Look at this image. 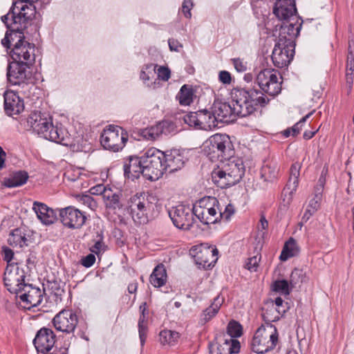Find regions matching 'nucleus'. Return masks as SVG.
Returning a JSON list of instances; mask_svg holds the SVG:
<instances>
[{
    "label": "nucleus",
    "instance_id": "1",
    "mask_svg": "<svg viewBox=\"0 0 354 354\" xmlns=\"http://www.w3.org/2000/svg\"><path fill=\"white\" fill-rule=\"evenodd\" d=\"M261 90L254 88H234L232 91L233 109L236 117L252 115L259 107L266 106L270 99L265 93L274 97L281 91V82H279L277 71L266 68L261 71L256 78Z\"/></svg>",
    "mask_w": 354,
    "mask_h": 354
},
{
    "label": "nucleus",
    "instance_id": "2",
    "mask_svg": "<svg viewBox=\"0 0 354 354\" xmlns=\"http://www.w3.org/2000/svg\"><path fill=\"white\" fill-rule=\"evenodd\" d=\"M28 126L41 137L62 145L67 146L69 137L62 127L54 126L50 117L41 112L32 113L27 119Z\"/></svg>",
    "mask_w": 354,
    "mask_h": 354
},
{
    "label": "nucleus",
    "instance_id": "3",
    "mask_svg": "<svg viewBox=\"0 0 354 354\" xmlns=\"http://www.w3.org/2000/svg\"><path fill=\"white\" fill-rule=\"evenodd\" d=\"M32 65L12 62L7 66V80L9 84L19 87V92L30 97L32 91L36 88L30 68Z\"/></svg>",
    "mask_w": 354,
    "mask_h": 354
},
{
    "label": "nucleus",
    "instance_id": "4",
    "mask_svg": "<svg viewBox=\"0 0 354 354\" xmlns=\"http://www.w3.org/2000/svg\"><path fill=\"white\" fill-rule=\"evenodd\" d=\"M279 343V333L273 324L261 325L255 332L251 342L252 350L263 354L273 350Z\"/></svg>",
    "mask_w": 354,
    "mask_h": 354
},
{
    "label": "nucleus",
    "instance_id": "5",
    "mask_svg": "<svg viewBox=\"0 0 354 354\" xmlns=\"http://www.w3.org/2000/svg\"><path fill=\"white\" fill-rule=\"evenodd\" d=\"M157 201L152 194L145 193L136 194L131 196L128 202L129 213L134 222L138 224H145L149 221V214L152 203Z\"/></svg>",
    "mask_w": 354,
    "mask_h": 354
},
{
    "label": "nucleus",
    "instance_id": "6",
    "mask_svg": "<svg viewBox=\"0 0 354 354\" xmlns=\"http://www.w3.org/2000/svg\"><path fill=\"white\" fill-rule=\"evenodd\" d=\"M35 46L25 39L24 33L21 31L18 35V39L9 51L12 62L21 64L33 65L35 61Z\"/></svg>",
    "mask_w": 354,
    "mask_h": 354
},
{
    "label": "nucleus",
    "instance_id": "7",
    "mask_svg": "<svg viewBox=\"0 0 354 354\" xmlns=\"http://www.w3.org/2000/svg\"><path fill=\"white\" fill-rule=\"evenodd\" d=\"M127 140V132L122 127L114 125H109L100 137L103 147L115 153L122 149Z\"/></svg>",
    "mask_w": 354,
    "mask_h": 354
},
{
    "label": "nucleus",
    "instance_id": "8",
    "mask_svg": "<svg viewBox=\"0 0 354 354\" xmlns=\"http://www.w3.org/2000/svg\"><path fill=\"white\" fill-rule=\"evenodd\" d=\"M25 272L17 265H8L3 274V282L7 290L18 296L28 283H25Z\"/></svg>",
    "mask_w": 354,
    "mask_h": 354
},
{
    "label": "nucleus",
    "instance_id": "9",
    "mask_svg": "<svg viewBox=\"0 0 354 354\" xmlns=\"http://www.w3.org/2000/svg\"><path fill=\"white\" fill-rule=\"evenodd\" d=\"M201 151L203 155L215 153L230 154L233 151V145L228 136L216 133L203 142Z\"/></svg>",
    "mask_w": 354,
    "mask_h": 354
},
{
    "label": "nucleus",
    "instance_id": "10",
    "mask_svg": "<svg viewBox=\"0 0 354 354\" xmlns=\"http://www.w3.org/2000/svg\"><path fill=\"white\" fill-rule=\"evenodd\" d=\"M169 216L174 225L180 230H189L194 222L192 208L184 205L171 207Z\"/></svg>",
    "mask_w": 354,
    "mask_h": 354
},
{
    "label": "nucleus",
    "instance_id": "11",
    "mask_svg": "<svg viewBox=\"0 0 354 354\" xmlns=\"http://www.w3.org/2000/svg\"><path fill=\"white\" fill-rule=\"evenodd\" d=\"M25 7L21 6L18 16L13 17V21L8 26L11 31L21 33L28 27V24L31 21L36 14V8L33 5V1L28 0Z\"/></svg>",
    "mask_w": 354,
    "mask_h": 354
},
{
    "label": "nucleus",
    "instance_id": "12",
    "mask_svg": "<svg viewBox=\"0 0 354 354\" xmlns=\"http://www.w3.org/2000/svg\"><path fill=\"white\" fill-rule=\"evenodd\" d=\"M295 46V45L277 41L271 56L273 64L279 68L288 66L293 59Z\"/></svg>",
    "mask_w": 354,
    "mask_h": 354
},
{
    "label": "nucleus",
    "instance_id": "13",
    "mask_svg": "<svg viewBox=\"0 0 354 354\" xmlns=\"http://www.w3.org/2000/svg\"><path fill=\"white\" fill-rule=\"evenodd\" d=\"M62 223L70 229H80L86 222V216L84 212L72 206L59 209Z\"/></svg>",
    "mask_w": 354,
    "mask_h": 354
},
{
    "label": "nucleus",
    "instance_id": "14",
    "mask_svg": "<svg viewBox=\"0 0 354 354\" xmlns=\"http://www.w3.org/2000/svg\"><path fill=\"white\" fill-rule=\"evenodd\" d=\"M78 323V318L73 310H63L57 314L53 319V324L57 330L70 334L74 333Z\"/></svg>",
    "mask_w": 354,
    "mask_h": 354
},
{
    "label": "nucleus",
    "instance_id": "15",
    "mask_svg": "<svg viewBox=\"0 0 354 354\" xmlns=\"http://www.w3.org/2000/svg\"><path fill=\"white\" fill-rule=\"evenodd\" d=\"M205 200L198 201L192 207L194 216L205 225L214 224L220 221L219 219V203L216 206L204 207Z\"/></svg>",
    "mask_w": 354,
    "mask_h": 354
},
{
    "label": "nucleus",
    "instance_id": "16",
    "mask_svg": "<svg viewBox=\"0 0 354 354\" xmlns=\"http://www.w3.org/2000/svg\"><path fill=\"white\" fill-rule=\"evenodd\" d=\"M195 254L196 263L205 269H208L214 266L218 260V251L216 247L201 244L196 248Z\"/></svg>",
    "mask_w": 354,
    "mask_h": 354
},
{
    "label": "nucleus",
    "instance_id": "17",
    "mask_svg": "<svg viewBox=\"0 0 354 354\" xmlns=\"http://www.w3.org/2000/svg\"><path fill=\"white\" fill-rule=\"evenodd\" d=\"M279 26L278 40L280 42L295 45V39L299 35L301 22L292 20L281 21Z\"/></svg>",
    "mask_w": 354,
    "mask_h": 354
},
{
    "label": "nucleus",
    "instance_id": "18",
    "mask_svg": "<svg viewBox=\"0 0 354 354\" xmlns=\"http://www.w3.org/2000/svg\"><path fill=\"white\" fill-rule=\"evenodd\" d=\"M17 297L20 298L21 306L28 310L39 306L43 299L41 290L29 283L25 286Z\"/></svg>",
    "mask_w": 354,
    "mask_h": 354
},
{
    "label": "nucleus",
    "instance_id": "19",
    "mask_svg": "<svg viewBox=\"0 0 354 354\" xmlns=\"http://www.w3.org/2000/svg\"><path fill=\"white\" fill-rule=\"evenodd\" d=\"M56 342L54 332L48 328H41L36 334L33 344L39 353H45L50 351Z\"/></svg>",
    "mask_w": 354,
    "mask_h": 354
},
{
    "label": "nucleus",
    "instance_id": "20",
    "mask_svg": "<svg viewBox=\"0 0 354 354\" xmlns=\"http://www.w3.org/2000/svg\"><path fill=\"white\" fill-rule=\"evenodd\" d=\"M297 9L293 0H277L273 8V13L281 21L292 20L298 22Z\"/></svg>",
    "mask_w": 354,
    "mask_h": 354
},
{
    "label": "nucleus",
    "instance_id": "21",
    "mask_svg": "<svg viewBox=\"0 0 354 354\" xmlns=\"http://www.w3.org/2000/svg\"><path fill=\"white\" fill-rule=\"evenodd\" d=\"M149 158L153 159L145 164L142 176L147 180L156 181L162 176L166 171V167L163 164L161 156H149Z\"/></svg>",
    "mask_w": 354,
    "mask_h": 354
},
{
    "label": "nucleus",
    "instance_id": "22",
    "mask_svg": "<svg viewBox=\"0 0 354 354\" xmlns=\"http://www.w3.org/2000/svg\"><path fill=\"white\" fill-rule=\"evenodd\" d=\"M228 177H231L229 184L235 185L239 183L245 174V166L243 160L239 156H230L225 165Z\"/></svg>",
    "mask_w": 354,
    "mask_h": 354
},
{
    "label": "nucleus",
    "instance_id": "23",
    "mask_svg": "<svg viewBox=\"0 0 354 354\" xmlns=\"http://www.w3.org/2000/svg\"><path fill=\"white\" fill-rule=\"evenodd\" d=\"M4 110L9 116L19 115L24 109V100L12 91L4 93Z\"/></svg>",
    "mask_w": 354,
    "mask_h": 354
},
{
    "label": "nucleus",
    "instance_id": "24",
    "mask_svg": "<svg viewBox=\"0 0 354 354\" xmlns=\"http://www.w3.org/2000/svg\"><path fill=\"white\" fill-rule=\"evenodd\" d=\"M149 158V156H129V162L124 165V176L130 178L131 174L133 178H138L140 174H142Z\"/></svg>",
    "mask_w": 354,
    "mask_h": 354
},
{
    "label": "nucleus",
    "instance_id": "25",
    "mask_svg": "<svg viewBox=\"0 0 354 354\" xmlns=\"http://www.w3.org/2000/svg\"><path fill=\"white\" fill-rule=\"evenodd\" d=\"M212 109L216 116L218 122H230L236 119L235 112L233 109V103L214 102Z\"/></svg>",
    "mask_w": 354,
    "mask_h": 354
},
{
    "label": "nucleus",
    "instance_id": "26",
    "mask_svg": "<svg viewBox=\"0 0 354 354\" xmlns=\"http://www.w3.org/2000/svg\"><path fill=\"white\" fill-rule=\"evenodd\" d=\"M29 178L28 173L25 170L12 171L8 177L4 178L1 185L8 188L21 187L25 185Z\"/></svg>",
    "mask_w": 354,
    "mask_h": 354
},
{
    "label": "nucleus",
    "instance_id": "27",
    "mask_svg": "<svg viewBox=\"0 0 354 354\" xmlns=\"http://www.w3.org/2000/svg\"><path fill=\"white\" fill-rule=\"evenodd\" d=\"M32 209L36 213L37 218L45 225L52 224L56 219L53 209L49 208L44 203L34 202Z\"/></svg>",
    "mask_w": 354,
    "mask_h": 354
},
{
    "label": "nucleus",
    "instance_id": "28",
    "mask_svg": "<svg viewBox=\"0 0 354 354\" xmlns=\"http://www.w3.org/2000/svg\"><path fill=\"white\" fill-rule=\"evenodd\" d=\"M216 117L212 109L211 111L207 109L200 110L199 129L211 131L218 127V122Z\"/></svg>",
    "mask_w": 354,
    "mask_h": 354
},
{
    "label": "nucleus",
    "instance_id": "29",
    "mask_svg": "<svg viewBox=\"0 0 354 354\" xmlns=\"http://www.w3.org/2000/svg\"><path fill=\"white\" fill-rule=\"evenodd\" d=\"M140 311L141 315L140 316L138 320V333H139V338L140 340V345L142 347L144 346L145 343L146 342L147 335V315H148V310L147 305L146 302H143L140 306Z\"/></svg>",
    "mask_w": 354,
    "mask_h": 354
},
{
    "label": "nucleus",
    "instance_id": "30",
    "mask_svg": "<svg viewBox=\"0 0 354 354\" xmlns=\"http://www.w3.org/2000/svg\"><path fill=\"white\" fill-rule=\"evenodd\" d=\"M167 281V272L163 264L158 265L150 275V283L156 288L162 287Z\"/></svg>",
    "mask_w": 354,
    "mask_h": 354
},
{
    "label": "nucleus",
    "instance_id": "31",
    "mask_svg": "<svg viewBox=\"0 0 354 354\" xmlns=\"http://www.w3.org/2000/svg\"><path fill=\"white\" fill-rule=\"evenodd\" d=\"M8 243L12 247L23 248L28 245V239L21 228L13 230L9 235Z\"/></svg>",
    "mask_w": 354,
    "mask_h": 354
},
{
    "label": "nucleus",
    "instance_id": "32",
    "mask_svg": "<svg viewBox=\"0 0 354 354\" xmlns=\"http://www.w3.org/2000/svg\"><path fill=\"white\" fill-rule=\"evenodd\" d=\"M223 301L224 299L223 297H216L211 305L203 311L201 314L202 320L207 322L212 319L218 313Z\"/></svg>",
    "mask_w": 354,
    "mask_h": 354
},
{
    "label": "nucleus",
    "instance_id": "33",
    "mask_svg": "<svg viewBox=\"0 0 354 354\" xmlns=\"http://www.w3.org/2000/svg\"><path fill=\"white\" fill-rule=\"evenodd\" d=\"M228 174L225 167L223 169H215L212 174V180L221 188L232 186V185L228 184L231 180V177H228Z\"/></svg>",
    "mask_w": 354,
    "mask_h": 354
},
{
    "label": "nucleus",
    "instance_id": "34",
    "mask_svg": "<svg viewBox=\"0 0 354 354\" xmlns=\"http://www.w3.org/2000/svg\"><path fill=\"white\" fill-rule=\"evenodd\" d=\"M91 243L93 244L90 246V250L92 253L98 255L100 252L105 250L106 245L104 242V232L102 230L95 232L93 236Z\"/></svg>",
    "mask_w": 354,
    "mask_h": 354
},
{
    "label": "nucleus",
    "instance_id": "35",
    "mask_svg": "<svg viewBox=\"0 0 354 354\" xmlns=\"http://www.w3.org/2000/svg\"><path fill=\"white\" fill-rule=\"evenodd\" d=\"M105 207L109 209H120L122 206L120 195L114 193L111 189L104 193L103 198Z\"/></svg>",
    "mask_w": 354,
    "mask_h": 354
},
{
    "label": "nucleus",
    "instance_id": "36",
    "mask_svg": "<svg viewBox=\"0 0 354 354\" xmlns=\"http://www.w3.org/2000/svg\"><path fill=\"white\" fill-rule=\"evenodd\" d=\"M194 90L192 86L184 84L177 95L180 105H189L193 102Z\"/></svg>",
    "mask_w": 354,
    "mask_h": 354
},
{
    "label": "nucleus",
    "instance_id": "37",
    "mask_svg": "<svg viewBox=\"0 0 354 354\" xmlns=\"http://www.w3.org/2000/svg\"><path fill=\"white\" fill-rule=\"evenodd\" d=\"M180 157L181 156H161L163 159V164L165 167H166V171L169 170V171L171 173L181 169L184 165V161Z\"/></svg>",
    "mask_w": 354,
    "mask_h": 354
},
{
    "label": "nucleus",
    "instance_id": "38",
    "mask_svg": "<svg viewBox=\"0 0 354 354\" xmlns=\"http://www.w3.org/2000/svg\"><path fill=\"white\" fill-rule=\"evenodd\" d=\"M313 198L309 201L306 210L304 215V218L308 219L310 216L314 214L320 207V203L322 199V194H318L315 192H313Z\"/></svg>",
    "mask_w": 354,
    "mask_h": 354
},
{
    "label": "nucleus",
    "instance_id": "39",
    "mask_svg": "<svg viewBox=\"0 0 354 354\" xmlns=\"http://www.w3.org/2000/svg\"><path fill=\"white\" fill-rule=\"evenodd\" d=\"M297 252V243L292 238H290L284 245L280 255V259L281 261H286L288 259L296 255Z\"/></svg>",
    "mask_w": 354,
    "mask_h": 354
},
{
    "label": "nucleus",
    "instance_id": "40",
    "mask_svg": "<svg viewBox=\"0 0 354 354\" xmlns=\"http://www.w3.org/2000/svg\"><path fill=\"white\" fill-rule=\"evenodd\" d=\"M160 342L163 345H174L179 338V333L169 330H163L160 333Z\"/></svg>",
    "mask_w": 354,
    "mask_h": 354
},
{
    "label": "nucleus",
    "instance_id": "41",
    "mask_svg": "<svg viewBox=\"0 0 354 354\" xmlns=\"http://www.w3.org/2000/svg\"><path fill=\"white\" fill-rule=\"evenodd\" d=\"M50 292V294L54 295L56 297V301L59 299L64 292V288L61 286V282L57 280L48 281L46 288Z\"/></svg>",
    "mask_w": 354,
    "mask_h": 354
},
{
    "label": "nucleus",
    "instance_id": "42",
    "mask_svg": "<svg viewBox=\"0 0 354 354\" xmlns=\"http://www.w3.org/2000/svg\"><path fill=\"white\" fill-rule=\"evenodd\" d=\"M158 127L159 135H169L176 132V127L175 124L169 120H162L156 124Z\"/></svg>",
    "mask_w": 354,
    "mask_h": 354
},
{
    "label": "nucleus",
    "instance_id": "43",
    "mask_svg": "<svg viewBox=\"0 0 354 354\" xmlns=\"http://www.w3.org/2000/svg\"><path fill=\"white\" fill-rule=\"evenodd\" d=\"M290 282L287 280H276L272 284V290L275 292L288 295L292 290Z\"/></svg>",
    "mask_w": 354,
    "mask_h": 354
},
{
    "label": "nucleus",
    "instance_id": "44",
    "mask_svg": "<svg viewBox=\"0 0 354 354\" xmlns=\"http://www.w3.org/2000/svg\"><path fill=\"white\" fill-rule=\"evenodd\" d=\"M306 280V273L301 269L295 268L290 276V284L291 288L295 287L299 283H303Z\"/></svg>",
    "mask_w": 354,
    "mask_h": 354
},
{
    "label": "nucleus",
    "instance_id": "45",
    "mask_svg": "<svg viewBox=\"0 0 354 354\" xmlns=\"http://www.w3.org/2000/svg\"><path fill=\"white\" fill-rule=\"evenodd\" d=\"M190 151H192V149H189L187 151H185V149L173 148L170 150L162 151L156 148L151 147L145 152L144 155H156L158 153H161L162 155H167V153H169L170 155H181L185 153H189Z\"/></svg>",
    "mask_w": 354,
    "mask_h": 354
},
{
    "label": "nucleus",
    "instance_id": "46",
    "mask_svg": "<svg viewBox=\"0 0 354 354\" xmlns=\"http://www.w3.org/2000/svg\"><path fill=\"white\" fill-rule=\"evenodd\" d=\"M328 166L327 164L324 165L320 176L317 180V185L314 187V192L318 193V194H323V191L324 189V185L326 184V176L328 175Z\"/></svg>",
    "mask_w": 354,
    "mask_h": 354
},
{
    "label": "nucleus",
    "instance_id": "47",
    "mask_svg": "<svg viewBox=\"0 0 354 354\" xmlns=\"http://www.w3.org/2000/svg\"><path fill=\"white\" fill-rule=\"evenodd\" d=\"M227 332L231 338L239 337L242 335V326L239 322L232 320L227 325Z\"/></svg>",
    "mask_w": 354,
    "mask_h": 354
},
{
    "label": "nucleus",
    "instance_id": "48",
    "mask_svg": "<svg viewBox=\"0 0 354 354\" xmlns=\"http://www.w3.org/2000/svg\"><path fill=\"white\" fill-rule=\"evenodd\" d=\"M296 189L297 187H294V185H292L291 184H287L283 188L281 193V197L284 206H288L290 204Z\"/></svg>",
    "mask_w": 354,
    "mask_h": 354
},
{
    "label": "nucleus",
    "instance_id": "49",
    "mask_svg": "<svg viewBox=\"0 0 354 354\" xmlns=\"http://www.w3.org/2000/svg\"><path fill=\"white\" fill-rule=\"evenodd\" d=\"M19 33H17L14 31H11L9 28L8 30L6 32L5 37L1 40V44L7 48V50L10 49V47L15 44V42L18 39V35ZM7 52L9 53L8 50Z\"/></svg>",
    "mask_w": 354,
    "mask_h": 354
},
{
    "label": "nucleus",
    "instance_id": "50",
    "mask_svg": "<svg viewBox=\"0 0 354 354\" xmlns=\"http://www.w3.org/2000/svg\"><path fill=\"white\" fill-rule=\"evenodd\" d=\"M274 308V305L272 304L270 307H268L265 310V311L262 314V318L263 321L266 322V325L268 324H272V322L278 321L279 314L276 315Z\"/></svg>",
    "mask_w": 354,
    "mask_h": 354
},
{
    "label": "nucleus",
    "instance_id": "51",
    "mask_svg": "<svg viewBox=\"0 0 354 354\" xmlns=\"http://www.w3.org/2000/svg\"><path fill=\"white\" fill-rule=\"evenodd\" d=\"M300 167V164L299 162H295L292 165L290 169V178L288 184L294 185V187H297L299 184Z\"/></svg>",
    "mask_w": 354,
    "mask_h": 354
},
{
    "label": "nucleus",
    "instance_id": "52",
    "mask_svg": "<svg viewBox=\"0 0 354 354\" xmlns=\"http://www.w3.org/2000/svg\"><path fill=\"white\" fill-rule=\"evenodd\" d=\"M140 135L146 140H155L159 138L158 127L156 125L146 128L141 131Z\"/></svg>",
    "mask_w": 354,
    "mask_h": 354
},
{
    "label": "nucleus",
    "instance_id": "53",
    "mask_svg": "<svg viewBox=\"0 0 354 354\" xmlns=\"http://www.w3.org/2000/svg\"><path fill=\"white\" fill-rule=\"evenodd\" d=\"M200 110L196 112H190L184 115V121L189 126H194L199 129L200 124Z\"/></svg>",
    "mask_w": 354,
    "mask_h": 354
},
{
    "label": "nucleus",
    "instance_id": "54",
    "mask_svg": "<svg viewBox=\"0 0 354 354\" xmlns=\"http://www.w3.org/2000/svg\"><path fill=\"white\" fill-rule=\"evenodd\" d=\"M261 257V255L257 254V255L248 258L245 263V268L250 272L257 271Z\"/></svg>",
    "mask_w": 354,
    "mask_h": 354
},
{
    "label": "nucleus",
    "instance_id": "55",
    "mask_svg": "<svg viewBox=\"0 0 354 354\" xmlns=\"http://www.w3.org/2000/svg\"><path fill=\"white\" fill-rule=\"evenodd\" d=\"M225 344L228 346L226 352L228 354L237 353L240 351V343L237 339L230 337L229 339H225Z\"/></svg>",
    "mask_w": 354,
    "mask_h": 354
},
{
    "label": "nucleus",
    "instance_id": "56",
    "mask_svg": "<svg viewBox=\"0 0 354 354\" xmlns=\"http://www.w3.org/2000/svg\"><path fill=\"white\" fill-rule=\"evenodd\" d=\"M235 209L233 205L228 204L225 207L224 210L223 211L222 208L219 207L218 213H219V219H224L225 221H228L231 216L234 214Z\"/></svg>",
    "mask_w": 354,
    "mask_h": 354
},
{
    "label": "nucleus",
    "instance_id": "57",
    "mask_svg": "<svg viewBox=\"0 0 354 354\" xmlns=\"http://www.w3.org/2000/svg\"><path fill=\"white\" fill-rule=\"evenodd\" d=\"M28 0H15L12 7L9 10V15H11V21H13V17L18 16V12L20 11V7L24 6V4L28 2Z\"/></svg>",
    "mask_w": 354,
    "mask_h": 354
},
{
    "label": "nucleus",
    "instance_id": "58",
    "mask_svg": "<svg viewBox=\"0 0 354 354\" xmlns=\"http://www.w3.org/2000/svg\"><path fill=\"white\" fill-rule=\"evenodd\" d=\"M80 201L82 204L90 208L91 210H95L97 207L96 201L93 199V197H91L89 195L82 196L80 199Z\"/></svg>",
    "mask_w": 354,
    "mask_h": 354
},
{
    "label": "nucleus",
    "instance_id": "59",
    "mask_svg": "<svg viewBox=\"0 0 354 354\" xmlns=\"http://www.w3.org/2000/svg\"><path fill=\"white\" fill-rule=\"evenodd\" d=\"M194 6L193 2L191 0H184L182 4V12L184 16L187 19H190L192 17L191 10Z\"/></svg>",
    "mask_w": 354,
    "mask_h": 354
},
{
    "label": "nucleus",
    "instance_id": "60",
    "mask_svg": "<svg viewBox=\"0 0 354 354\" xmlns=\"http://www.w3.org/2000/svg\"><path fill=\"white\" fill-rule=\"evenodd\" d=\"M218 80L223 84L229 85L232 83V75L227 71H221L218 73Z\"/></svg>",
    "mask_w": 354,
    "mask_h": 354
},
{
    "label": "nucleus",
    "instance_id": "61",
    "mask_svg": "<svg viewBox=\"0 0 354 354\" xmlns=\"http://www.w3.org/2000/svg\"><path fill=\"white\" fill-rule=\"evenodd\" d=\"M234 68L237 72L243 73L247 70L246 63L240 58H234L232 59Z\"/></svg>",
    "mask_w": 354,
    "mask_h": 354
},
{
    "label": "nucleus",
    "instance_id": "62",
    "mask_svg": "<svg viewBox=\"0 0 354 354\" xmlns=\"http://www.w3.org/2000/svg\"><path fill=\"white\" fill-rule=\"evenodd\" d=\"M109 189V188H106L104 185L100 184L91 187L90 189V192L91 194L94 195H102V198H104L105 192H107Z\"/></svg>",
    "mask_w": 354,
    "mask_h": 354
},
{
    "label": "nucleus",
    "instance_id": "63",
    "mask_svg": "<svg viewBox=\"0 0 354 354\" xmlns=\"http://www.w3.org/2000/svg\"><path fill=\"white\" fill-rule=\"evenodd\" d=\"M95 262V257L93 254H89L81 259V264L85 268L91 267Z\"/></svg>",
    "mask_w": 354,
    "mask_h": 354
},
{
    "label": "nucleus",
    "instance_id": "64",
    "mask_svg": "<svg viewBox=\"0 0 354 354\" xmlns=\"http://www.w3.org/2000/svg\"><path fill=\"white\" fill-rule=\"evenodd\" d=\"M158 76L159 79L163 81H167L170 77L169 69L165 66H160L158 68Z\"/></svg>",
    "mask_w": 354,
    "mask_h": 354
}]
</instances>
